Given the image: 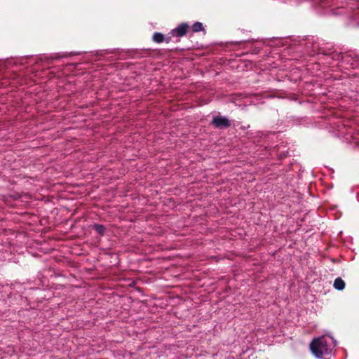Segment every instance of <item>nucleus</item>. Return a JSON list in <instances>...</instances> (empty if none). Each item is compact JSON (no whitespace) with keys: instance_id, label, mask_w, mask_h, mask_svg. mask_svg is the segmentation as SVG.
<instances>
[{"instance_id":"obj_10","label":"nucleus","mask_w":359,"mask_h":359,"mask_svg":"<svg viewBox=\"0 0 359 359\" xmlns=\"http://www.w3.org/2000/svg\"><path fill=\"white\" fill-rule=\"evenodd\" d=\"M352 141L355 144V147L359 149V136H351Z\"/></svg>"},{"instance_id":"obj_3","label":"nucleus","mask_w":359,"mask_h":359,"mask_svg":"<svg viewBox=\"0 0 359 359\" xmlns=\"http://www.w3.org/2000/svg\"><path fill=\"white\" fill-rule=\"evenodd\" d=\"M211 124L217 129H224L231 126V121L225 116H215Z\"/></svg>"},{"instance_id":"obj_2","label":"nucleus","mask_w":359,"mask_h":359,"mask_svg":"<svg viewBox=\"0 0 359 359\" xmlns=\"http://www.w3.org/2000/svg\"><path fill=\"white\" fill-rule=\"evenodd\" d=\"M337 344L333 336L326 332L313 339L310 344V349L315 357L318 359H331Z\"/></svg>"},{"instance_id":"obj_4","label":"nucleus","mask_w":359,"mask_h":359,"mask_svg":"<svg viewBox=\"0 0 359 359\" xmlns=\"http://www.w3.org/2000/svg\"><path fill=\"white\" fill-rule=\"evenodd\" d=\"M189 25L187 22L181 23L177 27L172 29L169 34L172 36L182 37L187 34Z\"/></svg>"},{"instance_id":"obj_8","label":"nucleus","mask_w":359,"mask_h":359,"mask_svg":"<svg viewBox=\"0 0 359 359\" xmlns=\"http://www.w3.org/2000/svg\"><path fill=\"white\" fill-rule=\"evenodd\" d=\"M152 39L156 43H160L164 41L165 36L161 32H155Z\"/></svg>"},{"instance_id":"obj_12","label":"nucleus","mask_w":359,"mask_h":359,"mask_svg":"<svg viewBox=\"0 0 359 359\" xmlns=\"http://www.w3.org/2000/svg\"><path fill=\"white\" fill-rule=\"evenodd\" d=\"M172 37V36L171 34H170V36H165L164 41H165L166 43H169L171 41Z\"/></svg>"},{"instance_id":"obj_5","label":"nucleus","mask_w":359,"mask_h":359,"mask_svg":"<svg viewBox=\"0 0 359 359\" xmlns=\"http://www.w3.org/2000/svg\"><path fill=\"white\" fill-rule=\"evenodd\" d=\"M250 351L248 348L246 351H243L239 355H229L225 359H255L252 353H248Z\"/></svg>"},{"instance_id":"obj_7","label":"nucleus","mask_w":359,"mask_h":359,"mask_svg":"<svg viewBox=\"0 0 359 359\" xmlns=\"http://www.w3.org/2000/svg\"><path fill=\"white\" fill-rule=\"evenodd\" d=\"M93 228L100 236H104L106 231V228L104 225L100 224H94L93 225Z\"/></svg>"},{"instance_id":"obj_14","label":"nucleus","mask_w":359,"mask_h":359,"mask_svg":"<svg viewBox=\"0 0 359 359\" xmlns=\"http://www.w3.org/2000/svg\"><path fill=\"white\" fill-rule=\"evenodd\" d=\"M79 53H76V52H74V53H73V52H71V53H69V55H79Z\"/></svg>"},{"instance_id":"obj_6","label":"nucleus","mask_w":359,"mask_h":359,"mask_svg":"<svg viewBox=\"0 0 359 359\" xmlns=\"http://www.w3.org/2000/svg\"><path fill=\"white\" fill-rule=\"evenodd\" d=\"M345 282L339 277L337 278L334 281V287L339 290L341 291L345 288Z\"/></svg>"},{"instance_id":"obj_9","label":"nucleus","mask_w":359,"mask_h":359,"mask_svg":"<svg viewBox=\"0 0 359 359\" xmlns=\"http://www.w3.org/2000/svg\"><path fill=\"white\" fill-rule=\"evenodd\" d=\"M193 32H199L204 30V27L201 22H195L191 26Z\"/></svg>"},{"instance_id":"obj_13","label":"nucleus","mask_w":359,"mask_h":359,"mask_svg":"<svg viewBox=\"0 0 359 359\" xmlns=\"http://www.w3.org/2000/svg\"><path fill=\"white\" fill-rule=\"evenodd\" d=\"M67 56V55H56L55 57H54L53 58L55 59H58L60 57H65Z\"/></svg>"},{"instance_id":"obj_11","label":"nucleus","mask_w":359,"mask_h":359,"mask_svg":"<svg viewBox=\"0 0 359 359\" xmlns=\"http://www.w3.org/2000/svg\"><path fill=\"white\" fill-rule=\"evenodd\" d=\"M197 359H215V355L206 353L203 356H200Z\"/></svg>"},{"instance_id":"obj_1","label":"nucleus","mask_w":359,"mask_h":359,"mask_svg":"<svg viewBox=\"0 0 359 359\" xmlns=\"http://www.w3.org/2000/svg\"><path fill=\"white\" fill-rule=\"evenodd\" d=\"M271 45L283 50L290 49L292 51L299 52L309 56L322 55L325 62L332 65L334 62L344 63L351 69L359 71V53L354 50L344 53L334 49L330 43L313 36L306 37L276 38L271 41Z\"/></svg>"}]
</instances>
